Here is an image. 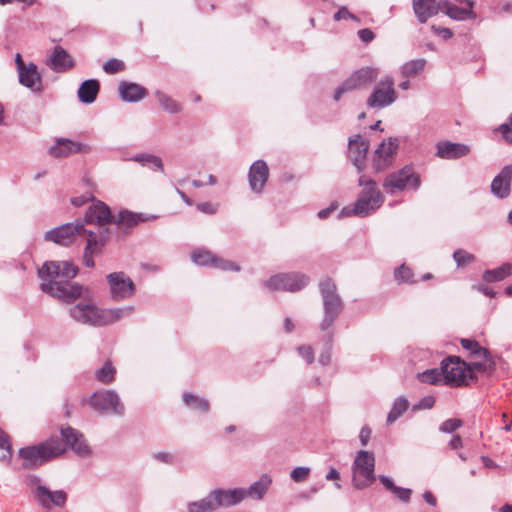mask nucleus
I'll return each instance as SVG.
<instances>
[{
	"instance_id": "obj_1",
	"label": "nucleus",
	"mask_w": 512,
	"mask_h": 512,
	"mask_svg": "<svg viewBox=\"0 0 512 512\" xmlns=\"http://www.w3.org/2000/svg\"><path fill=\"white\" fill-rule=\"evenodd\" d=\"M78 273V268L68 261H49L38 269V275L42 280L41 290L64 302H71L82 293V287L70 280Z\"/></svg>"
},
{
	"instance_id": "obj_2",
	"label": "nucleus",
	"mask_w": 512,
	"mask_h": 512,
	"mask_svg": "<svg viewBox=\"0 0 512 512\" xmlns=\"http://www.w3.org/2000/svg\"><path fill=\"white\" fill-rule=\"evenodd\" d=\"M65 452V446L59 437H51L37 445L21 448L18 456L23 460L22 467L35 469Z\"/></svg>"
},
{
	"instance_id": "obj_3",
	"label": "nucleus",
	"mask_w": 512,
	"mask_h": 512,
	"mask_svg": "<svg viewBox=\"0 0 512 512\" xmlns=\"http://www.w3.org/2000/svg\"><path fill=\"white\" fill-rule=\"evenodd\" d=\"M359 186L363 189L355 201V211L357 217H367L375 213L384 203L385 197L377 188V184L372 179H367L364 175L359 178Z\"/></svg>"
},
{
	"instance_id": "obj_4",
	"label": "nucleus",
	"mask_w": 512,
	"mask_h": 512,
	"mask_svg": "<svg viewBox=\"0 0 512 512\" xmlns=\"http://www.w3.org/2000/svg\"><path fill=\"white\" fill-rule=\"evenodd\" d=\"M323 300L324 316L320 323V329H329L343 310V302L337 292L336 284L330 278L323 279L319 284Z\"/></svg>"
},
{
	"instance_id": "obj_5",
	"label": "nucleus",
	"mask_w": 512,
	"mask_h": 512,
	"mask_svg": "<svg viewBox=\"0 0 512 512\" xmlns=\"http://www.w3.org/2000/svg\"><path fill=\"white\" fill-rule=\"evenodd\" d=\"M82 403L88 404L95 412L103 415L122 416L125 412L119 394L113 389L98 390L90 397L84 398Z\"/></svg>"
},
{
	"instance_id": "obj_6",
	"label": "nucleus",
	"mask_w": 512,
	"mask_h": 512,
	"mask_svg": "<svg viewBox=\"0 0 512 512\" xmlns=\"http://www.w3.org/2000/svg\"><path fill=\"white\" fill-rule=\"evenodd\" d=\"M375 457L370 451L360 450L357 452L352 464V484L358 489H365L378 479L374 473Z\"/></svg>"
},
{
	"instance_id": "obj_7",
	"label": "nucleus",
	"mask_w": 512,
	"mask_h": 512,
	"mask_svg": "<svg viewBox=\"0 0 512 512\" xmlns=\"http://www.w3.org/2000/svg\"><path fill=\"white\" fill-rule=\"evenodd\" d=\"M382 186L390 194L404 190L417 191L421 186V178L412 165H406L387 175Z\"/></svg>"
},
{
	"instance_id": "obj_8",
	"label": "nucleus",
	"mask_w": 512,
	"mask_h": 512,
	"mask_svg": "<svg viewBox=\"0 0 512 512\" xmlns=\"http://www.w3.org/2000/svg\"><path fill=\"white\" fill-rule=\"evenodd\" d=\"M309 283V277L301 272L279 273L263 282L269 291L297 292Z\"/></svg>"
},
{
	"instance_id": "obj_9",
	"label": "nucleus",
	"mask_w": 512,
	"mask_h": 512,
	"mask_svg": "<svg viewBox=\"0 0 512 512\" xmlns=\"http://www.w3.org/2000/svg\"><path fill=\"white\" fill-rule=\"evenodd\" d=\"M378 75L379 70L370 66L356 70L335 90L334 100L339 101L344 93L368 86Z\"/></svg>"
},
{
	"instance_id": "obj_10",
	"label": "nucleus",
	"mask_w": 512,
	"mask_h": 512,
	"mask_svg": "<svg viewBox=\"0 0 512 512\" xmlns=\"http://www.w3.org/2000/svg\"><path fill=\"white\" fill-rule=\"evenodd\" d=\"M84 228V222L79 220L65 223L48 230L44 235V239L61 246H69L80 239Z\"/></svg>"
},
{
	"instance_id": "obj_11",
	"label": "nucleus",
	"mask_w": 512,
	"mask_h": 512,
	"mask_svg": "<svg viewBox=\"0 0 512 512\" xmlns=\"http://www.w3.org/2000/svg\"><path fill=\"white\" fill-rule=\"evenodd\" d=\"M68 313L79 324L102 327V308L92 302L80 301L70 306Z\"/></svg>"
},
{
	"instance_id": "obj_12",
	"label": "nucleus",
	"mask_w": 512,
	"mask_h": 512,
	"mask_svg": "<svg viewBox=\"0 0 512 512\" xmlns=\"http://www.w3.org/2000/svg\"><path fill=\"white\" fill-rule=\"evenodd\" d=\"M80 239L86 241L82 256L83 264L87 268H93L95 266L93 257L101 254L105 246V231L102 228H98L97 231H93L85 227Z\"/></svg>"
},
{
	"instance_id": "obj_13",
	"label": "nucleus",
	"mask_w": 512,
	"mask_h": 512,
	"mask_svg": "<svg viewBox=\"0 0 512 512\" xmlns=\"http://www.w3.org/2000/svg\"><path fill=\"white\" fill-rule=\"evenodd\" d=\"M110 297L114 301H124L132 298L136 293V286L132 279L124 272H113L106 276Z\"/></svg>"
},
{
	"instance_id": "obj_14",
	"label": "nucleus",
	"mask_w": 512,
	"mask_h": 512,
	"mask_svg": "<svg viewBox=\"0 0 512 512\" xmlns=\"http://www.w3.org/2000/svg\"><path fill=\"white\" fill-rule=\"evenodd\" d=\"M441 371L444 378V384L451 386H461L467 383L468 367L459 357L450 356L444 359L441 364Z\"/></svg>"
},
{
	"instance_id": "obj_15",
	"label": "nucleus",
	"mask_w": 512,
	"mask_h": 512,
	"mask_svg": "<svg viewBox=\"0 0 512 512\" xmlns=\"http://www.w3.org/2000/svg\"><path fill=\"white\" fill-rule=\"evenodd\" d=\"M15 66L19 83L33 92L42 91V77L37 65L33 62L26 64L20 53L15 55Z\"/></svg>"
},
{
	"instance_id": "obj_16",
	"label": "nucleus",
	"mask_w": 512,
	"mask_h": 512,
	"mask_svg": "<svg viewBox=\"0 0 512 512\" xmlns=\"http://www.w3.org/2000/svg\"><path fill=\"white\" fill-rule=\"evenodd\" d=\"M399 139L390 137L383 140L373 153L372 167L375 172H382L389 168L396 157Z\"/></svg>"
},
{
	"instance_id": "obj_17",
	"label": "nucleus",
	"mask_w": 512,
	"mask_h": 512,
	"mask_svg": "<svg viewBox=\"0 0 512 512\" xmlns=\"http://www.w3.org/2000/svg\"><path fill=\"white\" fill-rule=\"evenodd\" d=\"M395 100L394 80L391 76H385L375 86L367 99V105L370 108H384L394 103Z\"/></svg>"
},
{
	"instance_id": "obj_18",
	"label": "nucleus",
	"mask_w": 512,
	"mask_h": 512,
	"mask_svg": "<svg viewBox=\"0 0 512 512\" xmlns=\"http://www.w3.org/2000/svg\"><path fill=\"white\" fill-rule=\"evenodd\" d=\"M60 432L62 438L65 440V443L62 441L65 448L69 447L80 457H87L90 455V448L81 432L70 426L62 427Z\"/></svg>"
},
{
	"instance_id": "obj_19",
	"label": "nucleus",
	"mask_w": 512,
	"mask_h": 512,
	"mask_svg": "<svg viewBox=\"0 0 512 512\" xmlns=\"http://www.w3.org/2000/svg\"><path fill=\"white\" fill-rule=\"evenodd\" d=\"M368 148L369 143L359 134L349 139L348 157L357 168L358 172L363 171L365 168Z\"/></svg>"
},
{
	"instance_id": "obj_20",
	"label": "nucleus",
	"mask_w": 512,
	"mask_h": 512,
	"mask_svg": "<svg viewBox=\"0 0 512 512\" xmlns=\"http://www.w3.org/2000/svg\"><path fill=\"white\" fill-rule=\"evenodd\" d=\"M269 178V167L264 160L252 163L248 172L250 189L257 194L262 193Z\"/></svg>"
},
{
	"instance_id": "obj_21",
	"label": "nucleus",
	"mask_w": 512,
	"mask_h": 512,
	"mask_svg": "<svg viewBox=\"0 0 512 512\" xmlns=\"http://www.w3.org/2000/svg\"><path fill=\"white\" fill-rule=\"evenodd\" d=\"M45 64L56 73H63L74 67V59L61 46H55Z\"/></svg>"
},
{
	"instance_id": "obj_22",
	"label": "nucleus",
	"mask_w": 512,
	"mask_h": 512,
	"mask_svg": "<svg viewBox=\"0 0 512 512\" xmlns=\"http://www.w3.org/2000/svg\"><path fill=\"white\" fill-rule=\"evenodd\" d=\"M114 217L112 216L110 208L102 201H94L93 205L89 207L85 213V223H95L99 227L113 222Z\"/></svg>"
},
{
	"instance_id": "obj_23",
	"label": "nucleus",
	"mask_w": 512,
	"mask_h": 512,
	"mask_svg": "<svg viewBox=\"0 0 512 512\" xmlns=\"http://www.w3.org/2000/svg\"><path fill=\"white\" fill-rule=\"evenodd\" d=\"M213 501L215 503L216 509L219 507H230L235 506L241 503L244 497V488H234V489H214L210 492Z\"/></svg>"
},
{
	"instance_id": "obj_24",
	"label": "nucleus",
	"mask_w": 512,
	"mask_h": 512,
	"mask_svg": "<svg viewBox=\"0 0 512 512\" xmlns=\"http://www.w3.org/2000/svg\"><path fill=\"white\" fill-rule=\"evenodd\" d=\"M512 181V163L502 168L491 183V192L499 199H505L510 195Z\"/></svg>"
},
{
	"instance_id": "obj_25",
	"label": "nucleus",
	"mask_w": 512,
	"mask_h": 512,
	"mask_svg": "<svg viewBox=\"0 0 512 512\" xmlns=\"http://www.w3.org/2000/svg\"><path fill=\"white\" fill-rule=\"evenodd\" d=\"M34 499L44 508L61 507L66 503L67 495L63 490L52 491L45 486L37 488Z\"/></svg>"
},
{
	"instance_id": "obj_26",
	"label": "nucleus",
	"mask_w": 512,
	"mask_h": 512,
	"mask_svg": "<svg viewBox=\"0 0 512 512\" xmlns=\"http://www.w3.org/2000/svg\"><path fill=\"white\" fill-rule=\"evenodd\" d=\"M436 148V156L441 159H459L470 153L469 146L450 141H441L437 144Z\"/></svg>"
},
{
	"instance_id": "obj_27",
	"label": "nucleus",
	"mask_w": 512,
	"mask_h": 512,
	"mask_svg": "<svg viewBox=\"0 0 512 512\" xmlns=\"http://www.w3.org/2000/svg\"><path fill=\"white\" fill-rule=\"evenodd\" d=\"M87 150V146L84 144L73 142L67 138H60L50 147L49 154L56 158H63Z\"/></svg>"
},
{
	"instance_id": "obj_28",
	"label": "nucleus",
	"mask_w": 512,
	"mask_h": 512,
	"mask_svg": "<svg viewBox=\"0 0 512 512\" xmlns=\"http://www.w3.org/2000/svg\"><path fill=\"white\" fill-rule=\"evenodd\" d=\"M412 6L415 16L422 24L442 10L441 0H412Z\"/></svg>"
},
{
	"instance_id": "obj_29",
	"label": "nucleus",
	"mask_w": 512,
	"mask_h": 512,
	"mask_svg": "<svg viewBox=\"0 0 512 512\" xmlns=\"http://www.w3.org/2000/svg\"><path fill=\"white\" fill-rule=\"evenodd\" d=\"M118 92L121 99L129 103L139 102L148 95V91L145 87L127 81H121L119 83Z\"/></svg>"
},
{
	"instance_id": "obj_30",
	"label": "nucleus",
	"mask_w": 512,
	"mask_h": 512,
	"mask_svg": "<svg viewBox=\"0 0 512 512\" xmlns=\"http://www.w3.org/2000/svg\"><path fill=\"white\" fill-rule=\"evenodd\" d=\"M273 483L270 474L264 473L260 478L253 482L247 489H244V497L253 500H262Z\"/></svg>"
},
{
	"instance_id": "obj_31",
	"label": "nucleus",
	"mask_w": 512,
	"mask_h": 512,
	"mask_svg": "<svg viewBox=\"0 0 512 512\" xmlns=\"http://www.w3.org/2000/svg\"><path fill=\"white\" fill-rule=\"evenodd\" d=\"M441 6L442 10L441 12L445 13L447 16H449L451 19L456 21H465L468 19L474 20L477 15L473 11V9L470 8H461L455 5L454 3L448 1V0H441Z\"/></svg>"
},
{
	"instance_id": "obj_32",
	"label": "nucleus",
	"mask_w": 512,
	"mask_h": 512,
	"mask_svg": "<svg viewBox=\"0 0 512 512\" xmlns=\"http://www.w3.org/2000/svg\"><path fill=\"white\" fill-rule=\"evenodd\" d=\"M134 310L135 308L132 305L108 309L102 308V327L119 322L131 316L134 313Z\"/></svg>"
},
{
	"instance_id": "obj_33",
	"label": "nucleus",
	"mask_w": 512,
	"mask_h": 512,
	"mask_svg": "<svg viewBox=\"0 0 512 512\" xmlns=\"http://www.w3.org/2000/svg\"><path fill=\"white\" fill-rule=\"evenodd\" d=\"M123 161L137 162L143 167H148L153 171L164 172L163 161L159 156L150 153H138L127 158H122Z\"/></svg>"
},
{
	"instance_id": "obj_34",
	"label": "nucleus",
	"mask_w": 512,
	"mask_h": 512,
	"mask_svg": "<svg viewBox=\"0 0 512 512\" xmlns=\"http://www.w3.org/2000/svg\"><path fill=\"white\" fill-rule=\"evenodd\" d=\"M99 90L98 80L88 79L80 84L77 95L82 103L91 104L96 100Z\"/></svg>"
},
{
	"instance_id": "obj_35",
	"label": "nucleus",
	"mask_w": 512,
	"mask_h": 512,
	"mask_svg": "<svg viewBox=\"0 0 512 512\" xmlns=\"http://www.w3.org/2000/svg\"><path fill=\"white\" fill-rule=\"evenodd\" d=\"M182 400L184 404L190 408L192 411L196 413H207L210 410V403L208 399L201 397L199 395L185 392L182 395Z\"/></svg>"
},
{
	"instance_id": "obj_36",
	"label": "nucleus",
	"mask_w": 512,
	"mask_h": 512,
	"mask_svg": "<svg viewBox=\"0 0 512 512\" xmlns=\"http://www.w3.org/2000/svg\"><path fill=\"white\" fill-rule=\"evenodd\" d=\"M378 479L386 490L394 494L400 501L408 503L410 501L412 490L395 485L394 481L385 475H378Z\"/></svg>"
},
{
	"instance_id": "obj_37",
	"label": "nucleus",
	"mask_w": 512,
	"mask_h": 512,
	"mask_svg": "<svg viewBox=\"0 0 512 512\" xmlns=\"http://www.w3.org/2000/svg\"><path fill=\"white\" fill-rule=\"evenodd\" d=\"M151 218L154 219L155 216H151ZM148 219H150V217H146L143 214H137L127 210H123L118 213V215L114 218L113 222H115L118 225L132 227L138 224L139 222H144Z\"/></svg>"
},
{
	"instance_id": "obj_38",
	"label": "nucleus",
	"mask_w": 512,
	"mask_h": 512,
	"mask_svg": "<svg viewBox=\"0 0 512 512\" xmlns=\"http://www.w3.org/2000/svg\"><path fill=\"white\" fill-rule=\"evenodd\" d=\"M409 408V401L405 396L397 397L387 415V424H393L398 418H400Z\"/></svg>"
},
{
	"instance_id": "obj_39",
	"label": "nucleus",
	"mask_w": 512,
	"mask_h": 512,
	"mask_svg": "<svg viewBox=\"0 0 512 512\" xmlns=\"http://www.w3.org/2000/svg\"><path fill=\"white\" fill-rule=\"evenodd\" d=\"M95 378L102 384H111L115 380L116 368L110 360H106L103 365L95 370Z\"/></svg>"
},
{
	"instance_id": "obj_40",
	"label": "nucleus",
	"mask_w": 512,
	"mask_h": 512,
	"mask_svg": "<svg viewBox=\"0 0 512 512\" xmlns=\"http://www.w3.org/2000/svg\"><path fill=\"white\" fill-rule=\"evenodd\" d=\"M425 65V59L410 60L400 67V73L405 78H414L424 70Z\"/></svg>"
},
{
	"instance_id": "obj_41",
	"label": "nucleus",
	"mask_w": 512,
	"mask_h": 512,
	"mask_svg": "<svg viewBox=\"0 0 512 512\" xmlns=\"http://www.w3.org/2000/svg\"><path fill=\"white\" fill-rule=\"evenodd\" d=\"M186 507L187 512H214L217 510L210 493L205 498L188 502Z\"/></svg>"
},
{
	"instance_id": "obj_42",
	"label": "nucleus",
	"mask_w": 512,
	"mask_h": 512,
	"mask_svg": "<svg viewBox=\"0 0 512 512\" xmlns=\"http://www.w3.org/2000/svg\"><path fill=\"white\" fill-rule=\"evenodd\" d=\"M155 97L162 109L170 114H177L182 110L179 102L162 91H156Z\"/></svg>"
},
{
	"instance_id": "obj_43",
	"label": "nucleus",
	"mask_w": 512,
	"mask_h": 512,
	"mask_svg": "<svg viewBox=\"0 0 512 512\" xmlns=\"http://www.w3.org/2000/svg\"><path fill=\"white\" fill-rule=\"evenodd\" d=\"M512 274V264L510 263H504L500 267H497L496 269L487 270L483 274V279L486 282H494V281H501L507 276H510Z\"/></svg>"
},
{
	"instance_id": "obj_44",
	"label": "nucleus",
	"mask_w": 512,
	"mask_h": 512,
	"mask_svg": "<svg viewBox=\"0 0 512 512\" xmlns=\"http://www.w3.org/2000/svg\"><path fill=\"white\" fill-rule=\"evenodd\" d=\"M191 260L200 266H213L216 260V254L209 250L198 249L191 253Z\"/></svg>"
},
{
	"instance_id": "obj_45",
	"label": "nucleus",
	"mask_w": 512,
	"mask_h": 512,
	"mask_svg": "<svg viewBox=\"0 0 512 512\" xmlns=\"http://www.w3.org/2000/svg\"><path fill=\"white\" fill-rule=\"evenodd\" d=\"M418 380L422 383L436 385L439 383H444V378L441 369H428L422 373L417 375Z\"/></svg>"
},
{
	"instance_id": "obj_46",
	"label": "nucleus",
	"mask_w": 512,
	"mask_h": 512,
	"mask_svg": "<svg viewBox=\"0 0 512 512\" xmlns=\"http://www.w3.org/2000/svg\"><path fill=\"white\" fill-rule=\"evenodd\" d=\"M462 347L468 350L472 355L478 356L483 359H488L489 352L487 349L481 347L478 342L470 339L461 340Z\"/></svg>"
},
{
	"instance_id": "obj_47",
	"label": "nucleus",
	"mask_w": 512,
	"mask_h": 512,
	"mask_svg": "<svg viewBox=\"0 0 512 512\" xmlns=\"http://www.w3.org/2000/svg\"><path fill=\"white\" fill-rule=\"evenodd\" d=\"M485 362H471L467 365L468 367V376L470 375V372L477 371V372H483V373H490L495 369V363L491 360V357L489 356L488 359H484Z\"/></svg>"
},
{
	"instance_id": "obj_48",
	"label": "nucleus",
	"mask_w": 512,
	"mask_h": 512,
	"mask_svg": "<svg viewBox=\"0 0 512 512\" xmlns=\"http://www.w3.org/2000/svg\"><path fill=\"white\" fill-rule=\"evenodd\" d=\"M0 449H4L6 451V453L0 457V461L10 464L12 458V446L9 436L2 429H0Z\"/></svg>"
},
{
	"instance_id": "obj_49",
	"label": "nucleus",
	"mask_w": 512,
	"mask_h": 512,
	"mask_svg": "<svg viewBox=\"0 0 512 512\" xmlns=\"http://www.w3.org/2000/svg\"><path fill=\"white\" fill-rule=\"evenodd\" d=\"M453 259L458 268L464 267L474 261L475 256L463 249H457L453 252Z\"/></svg>"
},
{
	"instance_id": "obj_50",
	"label": "nucleus",
	"mask_w": 512,
	"mask_h": 512,
	"mask_svg": "<svg viewBox=\"0 0 512 512\" xmlns=\"http://www.w3.org/2000/svg\"><path fill=\"white\" fill-rule=\"evenodd\" d=\"M394 276H395V279L401 283H414L415 282V280L413 279L414 274H413L412 270L404 264L395 270Z\"/></svg>"
},
{
	"instance_id": "obj_51",
	"label": "nucleus",
	"mask_w": 512,
	"mask_h": 512,
	"mask_svg": "<svg viewBox=\"0 0 512 512\" xmlns=\"http://www.w3.org/2000/svg\"><path fill=\"white\" fill-rule=\"evenodd\" d=\"M212 267H215L217 269L223 270V271H234L239 272L241 270L240 266L231 261L224 258H221L216 255V260L214 261V264Z\"/></svg>"
},
{
	"instance_id": "obj_52",
	"label": "nucleus",
	"mask_w": 512,
	"mask_h": 512,
	"mask_svg": "<svg viewBox=\"0 0 512 512\" xmlns=\"http://www.w3.org/2000/svg\"><path fill=\"white\" fill-rule=\"evenodd\" d=\"M463 421L458 418H450L445 420L440 426L439 431L442 433H453L460 427H462Z\"/></svg>"
},
{
	"instance_id": "obj_53",
	"label": "nucleus",
	"mask_w": 512,
	"mask_h": 512,
	"mask_svg": "<svg viewBox=\"0 0 512 512\" xmlns=\"http://www.w3.org/2000/svg\"><path fill=\"white\" fill-rule=\"evenodd\" d=\"M125 65L123 61L118 60L116 58H111L106 61L103 65V70L108 74H115L124 69Z\"/></svg>"
},
{
	"instance_id": "obj_54",
	"label": "nucleus",
	"mask_w": 512,
	"mask_h": 512,
	"mask_svg": "<svg viewBox=\"0 0 512 512\" xmlns=\"http://www.w3.org/2000/svg\"><path fill=\"white\" fill-rule=\"evenodd\" d=\"M334 21H342V20H352L357 23H360V18L355 14L351 13L347 7L342 6L338 9V11L333 15Z\"/></svg>"
},
{
	"instance_id": "obj_55",
	"label": "nucleus",
	"mask_w": 512,
	"mask_h": 512,
	"mask_svg": "<svg viewBox=\"0 0 512 512\" xmlns=\"http://www.w3.org/2000/svg\"><path fill=\"white\" fill-rule=\"evenodd\" d=\"M309 475L310 468L305 466L296 467L290 473L291 479L296 483L305 481L309 477Z\"/></svg>"
},
{
	"instance_id": "obj_56",
	"label": "nucleus",
	"mask_w": 512,
	"mask_h": 512,
	"mask_svg": "<svg viewBox=\"0 0 512 512\" xmlns=\"http://www.w3.org/2000/svg\"><path fill=\"white\" fill-rule=\"evenodd\" d=\"M435 404V398L431 395L425 396L420 401L412 406L413 411L431 409Z\"/></svg>"
},
{
	"instance_id": "obj_57",
	"label": "nucleus",
	"mask_w": 512,
	"mask_h": 512,
	"mask_svg": "<svg viewBox=\"0 0 512 512\" xmlns=\"http://www.w3.org/2000/svg\"><path fill=\"white\" fill-rule=\"evenodd\" d=\"M298 354L301 358H303L308 364L313 363L314 361V351L309 345H301L297 348Z\"/></svg>"
},
{
	"instance_id": "obj_58",
	"label": "nucleus",
	"mask_w": 512,
	"mask_h": 512,
	"mask_svg": "<svg viewBox=\"0 0 512 512\" xmlns=\"http://www.w3.org/2000/svg\"><path fill=\"white\" fill-rule=\"evenodd\" d=\"M498 130L507 142L512 143V114L506 123L499 126Z\"/></svg>"
},
{
	"instance_id": "obj_59",
	"label": "nucleus",
	"mask_w": 512,
	"mask_h": 512,
	"mask_svg": "<svg viewBox=\"0 0 512 512\" xmlns=\"http://www.w3.org/2000/svg\"><path fill=\"white\" fill-rule=\"evenodd\" d=\"M432 32L441 37L443 40H448L453 36V32L449 28L440 27L437 25H431Z\"/></svg>"
},
{
	"instance_id": "obj_60",
	"label": "nucleus",
	"mask_w": 512,
	"mask_h": 512,
	"mask_svg": "<svg viewBox=\"0 0 512 512\" xmlns=\"http://www.w3.org/2000/svg\"><path fill=\"white\" fill-rule=\"evenodd\" d=\"M27 485L30 487L31 494L34 496V492L37 490L38 487H45V485L42 484L41 479L37 475H29L26 479Z\"/></svg>"
},
{
	"instance_id": "obj_61",
	"label": "nucleus",
	"mask_w": 512,
	"mask_h": 512,
	"mask_svg": "<svg viewBox=\"0 0 512 512\" xmlns=\"http://www.w3.org/2000/svg\"><path fill=\"white\" fill-rule=\"evenodd\" d=\"M357 34L360 40L366 44L372 42L375 39L374 32L369 28L360 29Z\"/></svg>"
},
{
	"instance_id": "obj_62",
	"label": "nucleus",
	"mask_w": 512,
	"mask_h": 512,
	"mask_svg": "<svg viewBox=\"0 0 512 512\" xmlns=\"http://www.w3.org/2000/svg\"><path fill=\"white\" fill-rule=\"evenodd\" d=\"M196 207L198 211L209 215H213L217 212V206L210 202L198 203Z\"/></svg>"
},
{
	"instance_id": "obj_63",
	"label": "nucleus",
	"mask_w": 512,
	"mask_h": 512,
	"mask_svg": "<svg viewBox=\"0 0 512 512\" xmlns=\"http://www.w3.org/2000/svg\"><path fill=\"white\" fill-rule=\"evenodd\" d=\"M329 342V346L321 352L318 358V362L323 366H327L331 362V338L329 339Z\"/></svg>"
},
{
	"instance_id": "obj_64",
	"label": "nucleus",
	"mask_w": 512,
	"mask_h": 512,
	"mask_svg": "<svg viewBox=\"0 0 512 512\" xmlns=\"http://www.w3.org/2000/svg\"><path fill=\"white\" fill-rule=\"evenodd\" d=\"M371 429L368 426H363L359 433V440L362 446H366L371 437Z\"/></svg>"
}]
</instances>
